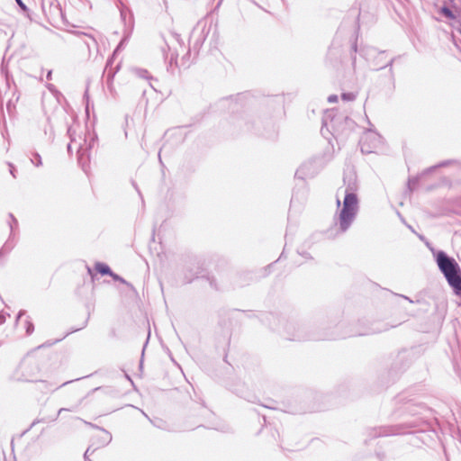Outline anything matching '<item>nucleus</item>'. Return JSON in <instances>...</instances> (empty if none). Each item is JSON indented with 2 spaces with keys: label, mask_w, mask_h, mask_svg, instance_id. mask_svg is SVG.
Wrapping results in <instances>:
<instances>
[{
  "label": "nucleus",
  "mask_w": 461,
  "mask_h": 461,
  "mask_svg": "<svg viewBox=\"0 0 461 461\" xmlns=\"http://www.w3.org/2000/svg\"><path fill=\"white\" fill-rule=\"evenodd\" d=\"M342 98L345 100H351L354 98V96H348L346 94L342 95Z\"/></svg>",
  "instance_id": "nucleus-6"
},
{
  "label": "nucleus",
  "mask_w": 461,
  "mask_h": 461,
  "mask_svg": "<svg viewBox=\"0 0 461 461\" xmlns=\"http://www.w3.org/2000/svg\"><path fill=\"white\" fill-rule=\"evenodd\" d=\"M437 264L447 283L456 294H461V270L455 259L440 251L437 255Z\"/></svg>",
  "instance_id": "nucleus-1"
},
{
  "label": "nucleus",
  "mask_w": 461,
  "mask_h": 461,
  "mask_svg": "<svg viewBox=\"0 0 461 461\" xmlns=\"http://www.w3.org/2000/svg\"><path fill=\"white\" fill-rule=\"evenodd\" d=\"M95 269L101 275H110L112 272L110 267L104 263H96Z\"/></svg>",
  "instance_id": "nucleus-3"
},
{
  "label": "nucleus",
  "mask_w": 461,
  "mask_h": 461,
  "mask_svg": "<svg viewBox=\"0 0 461 461\" xmlns=\"http://www.w3.org/2000/svg\"><path fill=\"white\" fill-rule=\"evenodd\" d=\"M17 2V4L21 6V7H24V5L23 3L22 0H15Z\"/></svg>",
  "instance_id": "nucleus-7"
},
{
  "label": "nucleus",
  "mask_w": 461,
  "mask_h": 461,
  "mask_svg": "<svg viewBox=\"0 0 461 461\" xmlns=\"http://www.w3.org/2000/svg\"><path fill=\"white\" fill-rule=\"evenodd\" d=\"M441 12H442V14H445L447 17H448V18H454V14H453V13H452L448 8L444 7V8L442 9V11H441Z\"/></svg>",
  "instance_id": "nucleus-4"
},
{
  "label": "nucleus",
  "mask_w": 461,
  "mask_h": 461,
  "mask_svg": "<svg viewBox=\"0 0 461 461\" xmlns=\"http://www.w3.org/2000/svg\"><path fill=\"white\" fill-rule=\"evenodd\" d=\"M358 200L356 194L348 193L343 201L339 221L341 230H346L353 221L357 212Z\"/></svg>",
  "instance_id": "nucleus-2"
},
{
  "label": "nucleus",
  "mask_w": 461,
  "mask_h": 461,
  "mask_svg": "<svg viewBox=\"0 0 461 461\" xmlns=\"http://www.w3.org/2000/svg\"><path fill=\"white\" fill-rule=\"evenodd\" d=\"M330 101H335L336 100V97H330L329 98Z\"/></svg>",
  "instance_id": "nucleus-8"
},
{
  "label": "nucleus",
  "mask_w": 461,
  "mask_h": 461,
  "mask_svg": "<svg viewBox=\"0 0 461 461\" xmlns=\"http://www.w3.org/2000/svg\"><path fill=\"white\" fill-rule=\"evenodd\" d=\"M109 276H111L114 280H119V281H121V282H122V283H124V282H125L122 278H121V277H120L119 276H117L116 274H113V272H111V274H110Z\"/></svg>",
  "instance_id": "nucleus-5"
}]
</instances>
